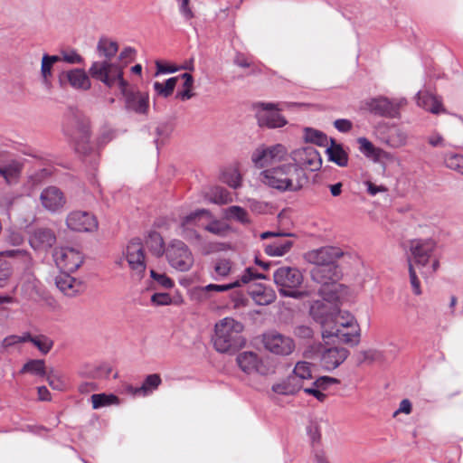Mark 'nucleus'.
I'll return each mask as SVG.
<instances>
[{
	"label": "nucleus",
	"mask_w": 463,
	"mask_h": 463,
	"mask_svg": "<svg viewBox=\"0 0 463 463\" xmlns=\"http://www.w3.org/2000/svg\"><path fill=\"white\" fill-rule=\"evenodd\" d=\"M288 150L282 144H276L270 146H259L252 155L251 161L258 168H263L276 162H280L286 158Z\"/></svg>",
	"instance_id": "nucleus-12"
},
{
	"label": "nucleus",
	"mask_w": 463,
	"mask_h": 463,
	"mask_svg": "<svg viewBox=\"0 0 463 463\" xmlns=\"http://www.w3.org/2000/svg\"><path fill=\"white\" fill-rule=\"evenodd\" d=\"M416 101L419 107L432 114H439L446 111L442 105L441 98L429 91H418Z\"/></svg>",
	"instance_id": "nucleus-27"
},
{
	"label": "nucleus",
	"mask_w": 463,
	"mask_h": 463,
	"mask_svg": "<svg viewBox=\"0 0 463 463\" xmlns=\"http://www.w3.org/2000/svg\"><path fill=\"white\" fill-rule=\"evenodd\" d=\"M290 156L293 160L291 164L303 169L304 172L305 169L315 172L321 168V156L318 151L311 146L295 149L291 152Z\"/></svg>",
	"instance_id": "nucleus-13"
},
{
	"label": "nucleus",
	"mask_w": 463,
	"mask_h": 463,
	"mask_svg": "<svg viewBox=\"0 0 463 463\" xmlns=\"http://www.w3.org/2000/svg\"><path fill=\"white\" fill-rule=\"evenodd\" d=\"M150 276L165 288H171L174 287L173 280L170 278H168L165 274H159L156 272L154 269H151Z\"/></svg>",
	"instance_id": "nucleus-54"
},
{
	"label": "nucleus",
	"mask_w": 463,
	"mask_h": 463,
	"mask_svg": "<svg viewBox=\"0 0 463 463\" xmlns=\"http://www.w3.org/2000/svg\"><path fill=\"white\" fill-rule=\"evenodd\" d=\"M262 182L279 192H298L308 181V176L296 165L284 163L265 169L260 174Z\"/></svg>",
	"instance_id": "nucleus-2"
},
{
	"label": "nucleus",
	"mask_w": 463,
	"mask_h": 463,
	"mask_svg": "<svg viewBox=\"0 0 463 463\" xmlns=\"http://www.w3.org/2000/svg\"><path fill=\"white\" fill-rule=\"evenodd\" d=\"M271 390L280 395H294L302 390V384L289 374L280 383L273 384Z\"/></svg>",
	"instance_id": "nucleus-31"
},
{
	"label": "nucleus",
	"mask_w": 463,
	"mask_h": 463,
	"mask_svg": "<svg viewBox=\"0 0 463 463\" xmlns=\"http://www.w3.org/2000/svg\"><path fill=\"white\" fill-rule=\"evenodd\" d=\"M273 279L282 297L299 299L305 295V292L298 289L304 278L297 268L280 267L275 270Z\"/></svg>",
	"instance_id": "nucleus-6"
},
{
	"label": "nucleus",
	"mask_w": 463,
	"mask_h": 463,
	"mask_svg": "<svg viewBox=\"0 0 463 463\" xmlns=\"http://www.w3.org/2000/svg\"><path fill=\"white\" fill-rule=\"evenodd\" d=\"M161 383V376L158 373H152L146 375L140 387H129V389L135 395L147 396L156 391Z\"/></svg>",
	"instance_id": "nucleus-30"
},
{
	"label": "nucleus",
	"mask_w": 463,
	"mask_h": 463,
	"mask_svg": "<svg viewBox=\"0 0 463 463\" xmlns=\"http://www.w3.org/2000/svg\"><path fill=\"white\" fill-rule=\"evenodd\" d=\"M355 324V320L351 317L346 321H336L333 326L322 330V337L329 339L335 337L338 342L357 345L360 342V330L355 329L354 332H346L345 328L352 327Z\"/></svg>",
	"instance_id": "nucleus-9"
},
{
	"label": "nucleus",
	"mask_w": 463,
	"mask_h": 463,
	"mask_svg": "<svg viewBox=\"0 0 463 463\" xmlns=\"http://www.w3.org/2000/svg\"><path fill=\"white\" fill-rule=\"evenodd\" d=\"M20 373H31L40 377L46 376L45 363L41 359H32L24 364Z\"/></svg>",
	"instance_id": "nucleus-38"
},
{
	"label": "nucleus",
	"mask_w": 463,
	"mask_h": 463,
	"mask_svg": "<svg viewBox=\"0 0 463 463\" xmlns=\"http://www.w3.org/2000/svg\"><path fill=\"white\" fill-rule=\"evenodd\" d=\"M136 50L133 47H126L119 53L118 59L128 64L135 59Z\"/></svg>",
	"instance_id": "nucleus-64"
},
{
	"label": "nucleus",
	"mask_w": 463,
	"mask_h": 463,
	"mask_svg": "<svg viewBox=\"0 0 463 463\" xmlns=\"http://www.w3.org/2000/svg\"><path fill=\"white\" fill-rule=\"evenodd\" d=\"M90 76L85 70L79 68L61 71L58 74V83L62 89L71 86L74 90H89L91 88Z\"/></svg>",
	"instance_id": "nucleus-14"
},
{
	"label": "nucleus",
	"mask_w": 463,
	"mask_h": 463,
	"mask_svg": "<svg viewBox=\"0 0 463 463\" xmlns=\"http://www.w3.org/2000/svg\"><path fill=\"white\" fill-rule=\"evenodd\" d=\"M5 254L9 257H15L21 260L25 269H28L33 265V258L31 254L24 250H6Z\"/></svg>",
	"instance_id": "nucleus-45"
},
{
	"label": "nucleus",
	"mask_w": 463,
	"mask_h": 463,
	"mask_svg": "<svg viewBox=\"0 0 463 463\" xmlns=\"http://www.w3.org/2000/svg\"><path fill=\"white\" fill-rule=\"evenodd\" d=\"M29 242L35 250H47L55 244L56 236L51 229L39 228L32 233Z\"/></svg>",
	"instance_id": "nucleus-24"
},
{
	"label": "nucleus",
	"mask_w": 463,
	"mask_h": 463,
	"mask_svg": "<svg viewBox=\"0 0 463 463\" xmlns=\"http://www.w3.org/2000/svg\"><path fill=\"white\" fill-rule=\"evenodd\" d=\"M92 402V408L94 410L110 406L113 404H119V399L115 394H107V393H98L92 394L90 397Z\"/></svg>",
	"instance_id": "nucleus-40"
},
{
	"label": "nucleus",
	"mask_w": 463,
	"mask_h": 463,
	"mask_svg": "<svg viewBox=\"0 0 463 463\" xmlns=\"http://www.w3.org/2000/svg\"><path fill=\"white\" fill-rule=\"evenodd\" d=\"M46 380H47L49 385L52 389L58 390V391H61L64 389V386H65L64 383L55 373H49L48 374L46 373Z\"/></svg>",
	"instance_id": "nucleus-59"
},
{
	"label": "nucleus",
	"mask_w": 463,
	"mask_h": 463,
	"mask_svg": "<svg viewBox=\"0 0 463 463\" xmlns=\"http://www.w3.org/2000/svg\"><path fill=\"white\" fill-rule=\"evenodd\" d=\"M22 171V165L12 158H8L4 152H0V175L7 184H14L18 181Z\"/></svg>",
	"instance_id": "nucleus-25"
},
{
	"label": "nucleus",
	"mask_w": 463,
	"mask_h": 463,
	"mask_svg": "<svg viewBox=\"0 0 463 463\" xmlns=\"http://www.w3.org/2000/svg\"><path fill=\"white\" fill-rule=\"evenodd\" d=\"M232 269V262L227 259L218 260L214 264V271L220 277H226Z\"/></svg>",
	"instance_id": "nucleus-52"
},
{
	"label": "nucleus",
	"mask_w": 463,
	"mask_h": 463,
	"mask_svg": "<svg viewBox=\"0 0 463 463\" xmlns=\"http://www.w3.org/2000/svg\"><path fill=\"white\" fill-rule=\"evenodd\" d=\"M211 202L217 204H226L232 201V197L227 189L222 186H215L210 192Z\"/></svg>",
	"instance_id": "nucleus-43"
},
{
	"label": "nucleus",
	"mask_w": 463,
	"mask_h": 463,
	"mask_svg": "<svg viewBox=\"0 0 463 463\" xmlns=\"http://www.w3.org/2000/svg\"><path fill=\"white\" fill-rule=\"evenodd\" d=\"M125 254L130 269L142 277L146 271V265L141 240L138 238L131 240L127 246Z\"/></svg>",
	"instance_id": "nucleus-17"
},
{
	"label": "nucleus",
	"mask_w": 463,
	"mask_h": 463,
	"mask_svg": "<svg viewBox=\"0 0 463 463\" xmlns=\"http://www.w3.org/2000/svg\"><path fill=\"white\" fill-rule=\"evenodd\" d=\"M368 110L377 116L394 118L398 113L397 107L387 98L371 99L366 102Z\"/></svg>",
	"instance_id": "nucleus-26"
},
{
	"label": "nucleus",
	"mask_w": 463,
	"mask_h": 463,
	"mask_svg": "<svg viewBox=\"0 0 463 463\" xmlns=\"http://www.w3.org/2000/svg\"><path fill=\"white\" fill-rule=\"evenodd\" d=\"M12 274L7 261L0 260V288L4 287Z\"/></svg>",
	"instance_id": "nucleus-55"
},
{
	"label": "nucleus",
	"mask_w": 463,
	"mask_h": 463,
	"mask_svg": "<svg viewBox=\"0 0 463 463\" xmlns=\"http://www.w3.org/2000/svg\"><path fill=\"white\" fill-rule=\"evenodd\" d=\"M151 302L156 306H166L172 303V298L168 293H155L151 297Z\"/></svg>",
	"instance_id": "nucleus-56"
},
{
	"label": "nucleus",
	"mask_w": 463,
	"mask_h": 463,
	"mask_svg": "<svg viewBox=\"0 0 463 463\" xmlns=\"http://www.w3.org/2000/svg\"><path fill=\"white\" fill-rule=\"evenodd\" d=\"M150 250L156 256H160L164 252V241L162 237L155 232L149 236Z\"/></svg>",
	"instance_id": "nucleus-50"
},
{
	"label": "nucleus",
	"mask_w": 463,
	"mask_h": 463,
	"mask_svg": "<svg viewBox=\"0 0 463 463\" xmlns=\"http://www.w3.org/2000/svg\"><path fill=\"white\" fill-rule=\"evenodd\" d=\"M331 146L326 148L328 159L339 166H346L348 164V155L344 150L341 144L336 143L334 139H330Z\"/></svg>",
	"instance_id": "nucleus-33"
},
{
	"label": "nucleus",
	"mask_w": 463,
	"mask_h": 463,
	"mask_svg": "<svg viewBox=\"0 0 463 463\" xmlns=\"http://www.w3.org/2000/svg\"><path fill=\"white\" fill-rule=\"evenodd\" d=\"M24 341L32 343L43 354H47L53 346V341L44 335L33 336L24 333Z\"/></svg>",
	"instance_id": "nucleus-35"
},
{
	"label": "nucleus",
	"mask_w": 463,
	"mask_h": 463,
	"mask_svg": "<svg viewBox=\"0 0 463 463\" xmlns=\"http://www.w3.org/2000/svg\"><path fill=\"white\" fill-rule=\"evenodd\" d=\"M267 276L262 274V273H259L254 268H247L243 274L241 276V279H238L240 281V285L241 283L243 284H247L249 283L250 281L251 280H254V279H267Z\"/></svg>",
	"instance_id": "nucleus-48"
},
{
	"label": "nucleus",
	"mask_w": 463,
	"mask_h": 463,
	"mask_svg": "<svg viewBox=\"0 0 463 463\" xmlns=\"http://www.w3.org/2000/svg\"><path fill=\"white\" fill-rule=\"evenodd\" d=\"M383 357V354L380 351L370 349L366 351H362L359 354V363L364 362H373L379 360Z\"/></svg>",
	"instance_id": "nucleus-53"
},
{
	"label": "nucleus",
	"mask_w": 463,
	"mask_h": 463,
	"mask_svg": "<svg viewBox=\"0 0 463 463\" xmlns=\"http://www.w3.org/2000/svg\"><path fill=\"white\" fill-rule=\"evenodd\" d=\"M292 236L291 233L265 232L260 234L262 240L274 237L275 241L270 243L264 244V251L269 256H283L288 253L293 246V241L288 237Z\"/></svg>",
	"instance_id": "nucleus-16"
},
{
	"label": "nucleus",
	"mask_w": 463,
	"mask_h": 463,
	"mask_svg": "<svg viewBox=\"0 0 463 463\" xmlns=\"http://www.w3.org/2000/svg\"><path fill=\"white\" fill-rule=\"evenodd\" d=\"M334 127L342 133H347L353 128V123L349 119L338 118L334 121Z\"/></svg>",
	"instance_id": "nucleus-63"
},
{
	"label": "nucleus",
	"mask_w": 463,
	"mask_h": 463,
	"mask_svg": "<svg viewBox=\"0 0 463 463\" xmlns=\"http://www.w3.org/2000/svg\"><path fill=\"white\" fill-rule=\"evenodd\" d=\"M262 342L268 351L281 356L291 354L296 347L293 338L275 330L263 334Z\"/></svg>",
	"instance_id": "nucleus-10"
},
{
	"label": "nucleus",
	"mask_w": 463,
	"mask_h": 463,
	"mask_svg": "<svg viewBox=\"0 0 463 463\" xmlns=\"http://www.w3.org/2000/svg\"><path fill=\"white\" fill-rule=\"evenodd\" d=\"M40 200L42 205L52 213L61 210L66 203L63 193L56 186H48L43 189Z\"/></svg>",
	"instance_id": "nucleus-23"
},
{
	"label": "nucleus",
	"mask_w": 463,
	"mask_h": 463,
	"mask_svg": "<svg viewBox=\"0 0 463 463\" xmlns=\"http://www.w3.org/2000/svg\"><path fill=\"white\" fill-rule=\"evenodd\" d=\"M240 369L247 374L260 373L266 374L267 369L258 354L251 351L240 353L236 357Z\"/></svg>",
	"instance_id": "nucleus-21"
},
{
	"label": "nucleus",
	"mask_w": 463,
	"mask_h": 463,
	"mask_svg": "<svg viewBox=\"0 0 463 463\" xmlns=\"http://www.w3.org/2000/svg\"><path fill=\"white\" fill-rule=\"evenodd\" d=\"M323 298V300L314 301L309 309L312 318L322 326V328L331 327L330 325L338 321V308L332 302Z\"/></svg>",
	"instance_id": "nucleus-11"
},
{
	"label": "nucleus",
	"mask_w": 463,
	"mask_h": 463,
	"mask_svg": "<svg viewBox=\"0 0 463 463\" xmlns=\"http://www.w3.org/2000/svg\"><path fill=\"white\" fill-rule=\"evenodd\" d=\"M56 62H60L58 55H49L44 53L42 58L41 77L42 82L47 88L52 87L51 78L52 77V68Z\"/></svg>",
	"instance_id": "nucleus-32"
},
{
	"label": "nucleus",
	"mask_w": 463,
	"mask_h": 463,
	"mask_svg": "<svg viewBox=\"0 0 463 463\" xmlns=\"http://www.w3.org/2000/svg\"><path fill=\"white\" fill-rule=\"evenodd\" d=\"M406 141H407L406 133L398 128H395L392 132V134L390 136V139H389L390 145L392 146H395V147L404 146L406 144Z\"/></svg>",
	"instance_id": "nucleus-51"
},
{
	"label": "nucleus",
	"mask_w": 463,
	"mask_h": 463,
	"mask_svg": "<svg viewBox=\"0 0 463 463\" xmlns=\"http://www.w3.org/2000/svg\"><path fill=\"white\" fill-rule=\"evenodd\" d=\"M360 151L366 156H378L380 149L376 148L366 137H359Z\"/></svg>",
	"instance_id": "nucleus-47"
},
{
	"label": "nucleus",
	"mask_w": 463,
	"mask_h": 463,
	"mask_svg": "<svg viewBox=\"0 0 463 463\" xmlns=\"http://www.w3.org/2000/svg\"><path fill=\"white\" fill-rule=\"evenodd\" d=\"M69 229L75 232H92L98 227L94 215L85 211H73L66 219Z\"/></svg>",
	"instance_id": "nucleus-20"
},
{
	"label": "nucleus",
	"mask_w": 463,
	"mask_h": 463,
	"mask_svg": "<svg viewBox=\"0 0 463 463\" xmlns=\"http://www.w3.org/2000/svg\"><path fill=\"white\" fill-rule=\"evenodd\" d=\"M304 139L307 143L316 144L320 146H326L328 142L325 133L311 128H306L304 129Z\"/></svg>",
	"instance_id": "nucleus-41"
},
{
	"label": "nucleus",
	"mask_w": 463,
	"mask_h": 463,
	"mask_svg": "<svg viewBox=\"0 0 463 463\" xmlns=\"http://www.w3.org/2000/svg\"><path fill=\"white\" fill-rule=\"evenodd\" d=\"M53 257L57 266L64 269V272H74L83 263L81 253L72 248L55 250Z\"/></svg>",
	"instance_id": "nucleus-18"
},
{
	"label": "nucleus",
	"mask_w": 463,
	"mask_h": 463,
	"mask_svg": "<svg viewBox=\"0 0 463 463\" xmlns=\"http://www.w3.org/2000/svg\"><path fill=\"white\" fill-rule=\"evenodd\" d=\"M408 269H409V276H410V282L413 290V293L415 295H420L421 294V288H420V279L417 277L413 263L411 262V258L408 259Z\"/></svg>",
	"instance_id": "nucleus-49"
},
{
	"label": "nucleus",
	"mask_w": 463,
	"mask_h": 463,
	"mask_svg": "<svg viewBox=\"0 0 463 463\" xmlns=\"http://www.w3.org/2000/svg\"><path fill=\"white\" fill-rule=\"evenodd\" d=\"M311 369L312 364L306 361H299L296 364L290 375L303 386L305 380H310L313 378Z\"/></svg>",
	"instance_id": "nucleus-36"
},
{
	"label": "nucleus",
	"mask_w": 463,
	"mask_h": 463,
	"mask_svg": "<svg viewBox=\"0 0 463 463\" xmlns=\"http://www.w3.org/2000/svg\"><path fill=\"white\" fill-rule=\"evenodd\" d=\"M445 165L463 175V155L449 152L443 156Z\"/></svg>",
	"instance_id": "nucleus-42"
},
{
	"label": "nucleus",
	"mask_w": 463,
	"mask_h": 463,
	"mask_svg": "<svg viewBox=\"0 0 463 463\" xmlns=\"http://www.w3.org/2000/svg\"><path fill=\"white\" fill-rule=\"evenodd\" d=\"M313 329L305 325L297 326L294 328V335L299 338L310 339L313 337Z\"/></svg>",
	"instance_id": "nucleus-57"
},
{
	"label": "nucleus",
	"mask_w": 463,
	"mask_h": 463,
	"mask_svg": "<svg viewBox=\"0 0 463 463\" xmlns=\"http://www.w3.org/2000/svg\"><path fill=\"white\" fill-rule=\"evenodd\" d=\"M68 273L63 272L58 275L55 279V284L64 295L74 297L82 290L83 285L81 281L77 280Z\"/></svg>",
	"instance_id": "nucleus-28"
},
{
	"label": "nucleus",
	"mask_w": 463,
	"mask_h": 463,
	"mask_svg": "<svg viewBox=\"0 0 463 463\" xmlns=\"http://www.w3.org/2000/svg\"><path fill=\"white\" fill-rule=\"evenodd\" d=\"M204 229L213 234L225 236L230 230V226L219 220H213L209 222Z\"/></svg>",
	"instance_id": "nucleus-46"
},
{
	"label": "nucleus",
	"mask_w": 463,
	"mask_h": 463,
	"mask_svg": "<svg viewBox=\"0 0 463 463\" xmlns=\"http://www.w3.org/2000/svg\"><path fill=\"white\" fill-rule=\"evenodd\" d=\"M348 355L349 351L345 347H329L322 352L320 363L325 370L332 371L342 364Z\"/></svg>",
	"instance_id": "nucleus-22"
},
{
	"label": "nucleus",
	"mask_w": 463,
	"mask_h": 463,
	"mask_svg": "<svg viewBox=\"0 0 463 463\" xmlns=\"http://www.w3.org/2000/svg\"><path fill=\"white\" fill-rule=\"evenodd\" d=\"M312 280L320 284L318 294L327 300H335L338 298L337 282L342 278V272L336 265L314 267L311 271Z\"/></svg>",
	"instance_id": "nucleus-5"
},
{
	"label": "nucleus",
	"mask_w": 463,
	"mask_h": 463,
	"mask_svg": "<svg viewBox=\"0 0 463 463\" xmlns=\"http://www.w3.org/2000/svg\"><path fill=\"white\" fill-rule=\"evenodd\" d=\"M90 77L102 82L108 88L118 86L125 98L126 108L137 114H146L148 110L149 97L147 93L133 91L123 78V67L118 63L109 61H93L90 67Z\"/></svg>",
	"instance_id": "nucleus-1"
},
{
	"label": "nucleus",
	"mask_w": 463,
	"mask_h": 463,
	"mask_svg": "<svg viewBox=\"0 0 463 463\" xmlns=\"http://www.w3.org/2000/svg\"><path fill=\"white\" fill-rule=\"evenodd\" d=\"M97 51L99 56L106 58L103 61L111 62V59L117 54L118 51V44L115 41H111L108 38L102 37L99 39L97 44Z\"/></svg>",
	"instance_id": "nucleus-34"
},
{
	"label": "nucleus",
	"mask_w": 463,
	"mask_h": 463,
	"mask_svg": "<svg viewBox=\"0 0 463 463\" xmlns=\"http://www.w3.org/2000/svg\"><path fill=\"white\" fill-rule=\"evenodd\" d=\"M243 325L232 317H225L215 324L213 343L219 353L235 352L245 345Z\"/></svg>",
	"instance_id": "nucleus-4"
},
{
	"label": "nucleus",
	"mask_w": 463,
	"mask_h": 463,
	"mask_svg": "<svg viewBox=\"0 0 463 463\" xmlns=\"http://www.w3.org/2000/svg\"><path fill=\"white\" fill-rule=\"evenodd\" d=\"M258 107L262 109L257 114L260 127L277 128L287 124L286 118L278 112L275 104L260 102Z\"/></svg>",
	"instance_id": "nucleus-19"
},
{
	"label": "nucleus",
	"mask_w": 463,
	"mask_h": 463,
	"mask_svg": "<svg viewBox=\"0 0 463 463\" xmlns=\"http://www.w3.org/2000/svg\"><path fill=\"white\" fill-rule=\"evenodd\" d=\"M236 287H240V281L239 280H235L232 283L223 284V285L209 284V285H207L205 287V290L206 291L214 290V291H218V292H222V291L230 290V289L234 288Z\"/></svg>",
	"instance_id": "nucleus-58"
},
{
	"label": "nucleus",
	"mask_w": 463,
	"mask_h": 463,
	"mask_svg": "<svg viewBox=\"0 0 463 463\" xmlns=\"http://www.w3.org/2000/svg\"><path fill=\"white\" fill-rule=\"evenodd\" d=\"M340 248L326 246L312 250L305 253V260L314 267H321L336 263V260L343 256Z\"/></svg>",
	"instance_id": "nucleus-15"
},
{
	"label": "nucleus",
	"mask_w": 463,
	"mask_h": 463,
	"mask_svg": "<svg viewBox=\"0 0 463 463\" xmlns=\"http://www.w3.org/2000/svg\"><path fill=\"white\" fill-rule=\"evenodd\" d=\"M60 61H64L69 64H82L84 63V58L74 49L69 51H61L58 55Z\"/></svg>",
	"instance_id": "nucleus-44"
},
{
	"label": "nucleus",
	"mask_w": 463,
	"mask_h": 463,
	"mask_svg": "<svg viewBox=\"0 0 463 463\" xmlns=\"http://www.w3.org/2000/svg\"><path fill=\"white\" fill-rule=\"evenodd\" d=\"M224 216L227 220H233L243 225L250 222L248 212L238 205H232L226 208L224 211Z\"/></svg>",
	"instance_id": "nucleus-37"
},
{
	"label": "nucleus",
	"mask_w": 463,
	"mask_h": 463,
	"mask_svg": "<svg viewBox=\"0 0 463 463\" xmlns=\"http://www.w3.org/2000/svg\"><path fill=\"white\" fill-rule=\"evenodd\" d=\"M437 249V242L432 239H414L409 241L411 262L419 268H426L432 260Z\"/></svg>",
	"instance_id": "nucleus-8"
},
{
	"label": "nucleus",
	"mask_w": 463,
	"mask_h": 463,
	"mask_svg": "<svg viewBox=\"0 0 463 463\" xmlns=\"http://www.w3.org/2000/svg\"><path fill=\"white\" fill-rule=\"evenodd\" d=\"M249 294L254 302L260 306L269 305L276 299L275 291L263 284H255L250 287Z\"/></svg>",
	"instance_id": "nucleus-29"
},
{
	"label": "nucleus",
	"mask_w": 463,
	"mask_h": 463,
	"mask_svg": "<svg viewBox=\"0 0 463 463\" xmlns=\"http://www.w3.org/2000/svg\"><path fill=\"white\" fill-rule=\"evenodd\" d=\"M5 241L14 246H18L23 243L24 237L20 232L8 230Z\"/></svg>",
	"instance_id": "nucleus-61"
},
{
	"label": "nucleus",
	"mask_w": 463,
	"mask_h": 463,
	"mask_svg": "<svg viewBox=\"0 0 463 463\" xmlns=\"http://www.w3.org/2000/svg\"><path fill=\"white\" fill-rule=\"evenodd\" d=\"M203 215H206L208 217H212V213H211L210 211H208L206 209H199V210L192 212L191 213L186 215L184 218V220L182 222V224L183 225L188 224L191 222L194 221L196 218H199V217L203 216Z\"/></svg>",
	"instance_id": "nucleus-60"
},
{
	"label": "nucleus",
	"mask_w": 463,
	"mask_h": 463,
	"mask_svg": "<svg viewBox=\"0 0 463 463\" xmlns=\"http://www.w3.org/2000/svg\"><path fill=\"white\" fill-rule=\"evenodd\" d=\"M63 133L73 144L78 154L85 158L91 156L96 162L99 155L90 143V121L85 114L79 110L71 111L63 125Z\"/></svg>",
	"instance_id": "nucleus-3"
},
{
	"label": "nucleus",
	"mask_w": 463,
	"mask_h": 463,
	"mask_svg": "<svg viewBox=\"0 0 463 463\" xmlns=\"http://www.w3.org/2000/svg\"><path fill=\"white\" fill-rule=\"evenodd\" d=\"M339 381L330 376H321L313 382V385L319 387L321 390H326L330 384L337 383Z\"/></svg>",
	"instance_id": "nucleus-62"
},
{
	"label": "nucleus",
	"mask_w": 463,
	"mask_h": 463,
	"mask_svg": "<svg viewBox=\"0 0 463 463\" xmlns=\"http://www.w3.org/2000/svg\"><path fill=\"white\" fill-rule=\"evenodd\" d=\"M178 80L179 77H172L167 79L165 83L155 81L153 84L154 90L157 96L168 98L173 94Z\"/></svg>",
	"instance_id": "nucleus-39"
},
{
	"label": "nucleus",
	"mask_w": 463,
	"mask_h": 463,
	"mask_svg": "<svg viewBox=\"0 0 463 463\" xmlns=\"http://www.w3.org/2000/svg\"><path fill=\"white\" fill-rule=\"evenodd\" d=\"M171 267L179 271L189 270L194 264V257L188 246L182 241H173L165 250Z\"/></svg>",
	"instance_id": "nucleus-7"
}]
</instances>
